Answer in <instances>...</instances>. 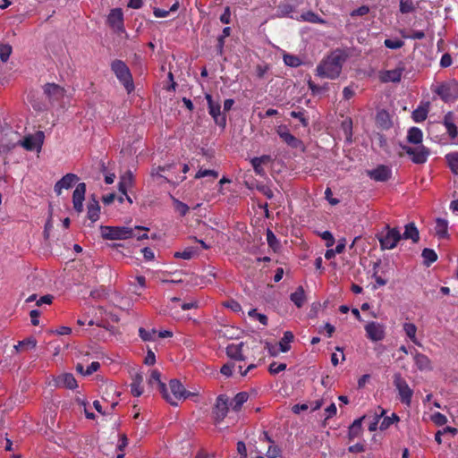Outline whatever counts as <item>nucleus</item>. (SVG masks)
<instances>
[{
	"instance_id": "1",
	"label": "nucleus",
	"mask_w": 458,
	"mask_h": 458,
	"mask_svg": "<svg viewBox=\"0 0 458 458\" xmlns=\"http://www.w3.org/2000/svg\"><path fill=\"white\" fill-rule=\"evenodd\" d=\"M348 57L346 51L339 48L334 50L318 64L316 75L330 80L338 78Z\"/></svg>"
},
{
	"instance_id": "2",
	"label": "nucleus",
	"mask_w": 458,
	"mask_h": 458,
	"mask_svg": "<svg viewBox=\"0 0 458 458\" xmlns=\"http://www.w3.org/2000/svg\"><path fill=\"white\" fill-rule=\"evenodd\" d=\"M140 227H125V226H101V234L103 238L109 240H124L136 238L137 240L147 239L148 234L137 235Z\"/></svg>"
},
{
	"instance_id": "3",
	"label": "nucleus",
	"mask_w": 458,
	"mask_h": 458,
	"mask_svg": "<svg viewBox=\"0 0 458 458\" xmlns=\"http://www.w3.org/2000/svg\"><path fill=\"white\" fill-rule=\"evenodd\" d=\"M111 70L115 74L120 83L123 85L127 93H131L134 90V83L132 75L126 64L118 59L114 60L111 63Z\"/></svg>"
},
{
	"instance_id": "4",
	"label": "nucleus",
	"mask_w": 458,
	"mask_h": 458,
	"mask_svg": "<svg viewBox=\"0 0 458 458\" xmlns=\"http://www.w3.org/2000/svg\"><path fill=\"white\" fill-rule=\"evenodd\" d=\"M434 92L445 103L458 99V81L452 80L438 84Z\"/></svg>"
},
{
	"instance_id": "5",
	"label": "nucleus",
	"mask_w": 458,
	"mask_h": 458,
	"mask_svg": "<svg viewBox=\"0 0 458 458\" xmlns=\"http://www.w3.org/2000/svg\"><path fill=\"white\" fill-rule=\"evenodd\" d=\"M403 151L410 157L412 163L421 165L427 162L430 150L424 145L404 146L403 145Z\"/></svg>"
},
{
	"instance_id": "6",
	"label": "nucleus",
	"mask_w": 458,
	"mask_h": 458,
	"mask_svg": "<svg viewBox=\"0 0 458 458\" xmlns=\"http://www.w3.org/2000/svg\"><path fill=\"white\" fill-rule=\"evenodd\" d=\"M377 238L383 249L390 250L396 246L401 234L397 228H390L386 225L385 230L378 233Z\"/></svg>"
},
{
	"instance_id": "7",
	"label": "nucleus",
	"mask_w": 458,
	"mask_h": 458,
	"mask_svg": "<svg viewBox=\"0 0 458 458\" xmlns=\"http://www.w3.org/2000/svg\"><path fill=\"white\" fill-rule=\"evenodd\" d=\"M229 406L231 405L227 395L220 394L216 397L212 411L213 418L216 423L221 422L226 417Z\"/></svg>"
},
{
	"instance_id": "8",
	"label": "nucleus",
	"mask_w": 458,
	"mask_h": 458,
	"mask_svg": "<svg viewBox=\"0 0 458 458\" xmlns=\"http://www.w3.org/2000/svg\"><path fill=\"white\" fill-rule=\"evenodd\" d=\"M206 99L208 106V113L213 117L215 123L222 127L225 128L226 125V118L224 114L221 113V106L219 102H215L212 99L211 95L207 94Z\"/></svg>"
},
{
	"instance_id": "9",
	"label": "nucleus",
	"mask_w": 458,
	"mask_h": 458,
	"mask_svg": "<svg viewBox=\"0 0 458 458\" xmlns=\"http://www.w3.org/2000/svg\"><path fill=\"white\" fill-rule=\"evenodd\" d=\"M150 386H157V390L162 394L163 397L173 406H177V403L174 401L167 393L165 385L160 379V373L157 370H152L148 380Z\"/></svg>"
},
{
	"instance_id": "10",
	"label": "nucleus",
	"mask_w": 458,
	"mask_h": 458,
	"mask_svg": "<svg viewBox=\"0 0 458 458\" xmlns=\"http://www.w3.org/2000/svg\"><path fill=\"white\" fill-rule=\"evenodd\" d=\"M44 137V132L38 131L33 135L26 136L23 140L20 141V145L30 151L34 149L40 151L43 145Z\"/></svg>"
},
{
	"instance_id": "11",
	"label": "nucleus",
	"mask_w": 458,
	"mask_h": 458,
	"mask_svg": "<svg viewBox=\"0 0 458 458\" xmlns=\"http://www.w3.org/2000/svg\"><path fill=\"white\" fill-rule=\"evenodd\" d=\"M169 387L173 396L170 397L178 403L179 400L186 399L194 394L187 391L182 384L177 379H172L169 383Z\"/></svg>"
},
{
	"instance_id": "12",
	"label": "nucleus",
	"mask_w": 458,
	"mask_h": 458,
	"mask_svg": "<svg viewBox=\"0 0 458 458\" xmlns=\"http://www.w3.org/2000/svg\"><path fill=\"white\" fill-rule=\"evenodd\" d=\"M85 192H86V184L84 182L79 183L73 191L72 203H73V208L77 212H81L83 210V201L85 199Z\"/></svg>"
},
{
	"instance_id": "13",
	"label": "nucleus",
	"mask_w": 458,
	"mask_h": 458,
	"mask_svg": "<svg viewBox=\"0 0 458 458\" xmlns=\"http://www.w3.org/2000/svg\"><path fill=\"white\" fill-rule=\"evenodd\" d=\"M368 176L377 182H386L391 175V170L386 165H379L375 169L368 170Z\"/></svg>"
},
{
	"instance_id": "14",
	"label": "nucleus",
	"mask_w": 458,
	"mask_h": 458,
	"mask_svg": "<svg viewBox=\"0 0 458 458\" xmlns=\"http://www.w3.org/2000/svg\"><path fill=\"white\" fill-rule=\"evenodd\" d=\"M107 22L114 30L118 31L123 29V15L121 9H113L108 17Z\"/></svg>"
},
{
	"instance_id": "15",
	"label": "nucleus",
	"mask_w": 458,
	"mask_h": 458,
	"mask_svg": "<svg viewBox=\"0 0 458 458\" xmlns=\"http://www.w3.org/2000/svg\"><path fill=\"white\" fill-rule=\"evenodd\" d=\"M44 93L50 101H57L64 96V89L57 84L47 83L44 86Z\"/></svg>"
},
{
	"instance_id": "16",
	"label": "nucleus",
	"mask_w": 458,
	"mask_h": 458,
	"mask_svg": "<svg viewBox=\"0 0 458 458\" xmlns=\"http://www.w3.org/2000/svg\"><path fill=\"white\" fill-rule=\"evenodd\" d=\"M381 82H398L401 81V68L396 66L394 69L381 71L378 73Z\"/></svg>"
},
{
	"instance_id": "17",
	"label": "nucleus",
	"mask_w": 458,
	"mask_h": 458,
	"mask_svg": "<svg viewBox=\"0 0 458 458\" xmlns=\"http://www.w3.org/2000/svg\"><path fill=\"white\" fill-rule=\"evenodd\" d=\"M367 336L374 341L377 342L384 338V331L382 327L377 322H370L365 327Z\"/></svg>"
},
{
	"instance_id": "18",
	"label": "nucleus",
	"mask_w": 458,
	"mask_h": 458,
	"mask_svg": "<svg viewBox=\"0 0 458 458\" xmlns=\"http://www.w3.org/2000/svg\"><path fill=\"white\" fill-rule=\"evenodd\" d=\"M443 124L446 129V132L451 140H454L458 136V129L454 123V113L447 112L443 118Z\"/></svg>"
},
{
	"instance_id": "19",
	"label": "nucleus",
	"mask_w": 458,
	"mask_h": 458,
	"mask_svg": "<svg viewBox=\"0 0 458 458\" xmlns=\"http://www.w3.org/2000/svg\"><path fill=\"white\" fill-rule=\"evenodd\" d=\"M79 178L74 174H67L61 180H59L55 185V191L57 195H60L63 189H69L74 183L78 182Z\"/></svg>"
},
{
	"instance_id": "20",
	"label": "nucleus",
	"mask_w": 458,
	"mask_h": 458,
	"mask_svg": "<svg viewBox=\"0 0 458 458\" xmlns=\"http://www.w3.org/2000/svg\"><path fill=\"white\" fill-rule=\"evenodd\" d=\"M55 386L66 387L69 389H74L77 387V382L73 375L71 373H64L58 376L55 379Z\"/></svg>"
},
{
	"instance_id": "21",
	"label": "nucleus",
	"mask_w": 458,
	"mask_h": 458,
	"mask_svg": "<svg viewBox=\"0 0 458 458\" xmlns=\"http://www.w3.org/2000/svg\"><path fill=\"white\" fill-rule=\"evenodd\" d=\"M403 229V241L411 240L413 243L420 241V232L413 222L406 224Z\"/></svg>"
},
{
	"instance_id": "22",
	"label": "nucleus",
	"mask_w": 458,
	"mask_h": 458,
	"mask_svg": "<svg viewBox=\"0 0 458 458\" xmlns=\"http://www.w3.org/2000/svg\"><path fill=\"white\" fill-rule=\"evenodd\" d=\"M429 111V102H421L420 105L412 111L411 118L415 123H421L428 117Z\"/></svg>"
},
{
	"instance_id": "23",
	"label": "nucleus",
	"mask_w": 458,
	"mask_h": 458,
	"mask_svg": "<svg viewBox=\"0 0 458 458\" xmlns=\"http://www.w3.org/2000/svg\"><path fill=\"white\" fill-rule=\"evenodd\" d=\"M143 382V376L141 373L135 372L131 376V392L134 396H140L143 393V387L141 386Z\"/></svg>"
},
{
	"instance_id": "24",
	"label": "nucleus",
	"mask_w": 458,
	"mask_h": 458,
	"mask_svg": "<svg viewBox=\"0 0 458 458\" xmlns=\"http://www.w3.org/2000/svg\"><path fill=\"white\" fill-rule=\"evenodd\" d=\"M407 142L413 145H422L423 132L418 127H411L407 131Z\"/></svg>"
},
{
	"instance_id": "25",
	"label": "nucleus",
	"mask_w": 458,
	"mask_h": 458,
	"mask_svg": "<svg viewBox=\"0 0 458 458\" xmlns=\"http://www.w3.org/2000/svg\"><path fill=\"white\" fill-rule=\"evenodd\" d=\"M242 346L243 343L240 344H231L226 347V354L229 358L236 360H243L244 357L242 355Z\"/></svg>"
},
{
	"instance_id": "26",
	"label": "nucleus",
	"mask_w": 458,
	"mask_h": 458,
	"mask_svg": "<svg viewBox=\"0 0 458 458\" xmlns=\"http://www.w3.org/2000/svg\"><path fill=\"white\" fill-rule=\"evenodd\" d=\"M278 134L280 138L291 148H302V142L291 134L288 131H279Z\"/></svg>"
},
{
	"instance_id": "27",
	"label": "nucleus",
	"mask_w": 458,
	"mask_h": 458,
	"mask_svg": "<svg viewBox=\"0 0 458 458\" xmlns=\"http://www.w3.org/2000/svg\"><path fill=\"white\" fill-rule=\"evenodd\" d=\"M435 233L440 239L448 238V221L446 219H436Z\"/></svg>"
},
{
	"instance_id": "28",
	"label": "nucleus",
	"mask_w": 458,
	"mask_h": 458,
	"mask_svg": "<svg viewBox=\"0 0 458 458\" xmlns=\"http://www.w3.org/2000/svg\"><path fill=\"white\" fill-rule=\"evenodd\" d=\"M371 417L368 415H364L363 417L355 420L353 423L349 428V438L354 439L358 437L361 433V423L362 421H366L369 420Z\"/></svg>"
},
{
	"instance_id": "29",
	"label": "nucleus",
	"mask_w": 458,
	"mask_h": 458,
	"mask_svg": "<svg viewBox=\"0 0 458 458\" xmlns=\"http://www.w3.org/2000/svg\"><path fill=\"white\" fill-rule=\"evenodd\" d=\"M100 206L98 201L93 197L88 204V218L91 222H96L99 218Z\"/></svg>"
},
{
	"instance_id": "30",
	"label": "nucleus",
	"mask_w": 458,
	"mask_h": 458,
	"mask_svg": "<svg viewBox=\"0 0 458 458\" xmlns=\"http://www.w3.org/2000/svg\"><path fill=\"white\" fill-rule=\"evenodd\" d=\"M376 123L381 129H389L392 125L389 114L385 110L377 113Z\"/></svg>"
},
{
	"instance_id": "31",
	"label": "nucleus",
	"mask_w": 458,
	"mask_h": 458,
	"mask_svg": "<svg viewBox=\"0 0 458 458\" xmlns=\"http://www.w3.org/2000/svg\"><path fill=\"white\" fill-rule=\"evenodd\" d=\"M249 394L247 392L238 393L234 398L230 402L232 409L235 411L241 410L242 404L248 401Z\"/></svg>"
},
{
	"instance_id": "32",
	"label": "nucleus",
	"mask_w": 458,
	"mask_h": 458,
	"mask_svg": "<svg viewBox=\"0 0 458 458\" xmlns=\"http://www.w3.org/2000/svg\"><path fill=\"white\" fill-rule=\"evenodd\" d=\"M291 301L298 307L303 306L306 301L305 292L302 286H299L290 296Z\"/></svg>"
},
{
	"instance_id": "33",
	"label": "nucleus",
	"mask_w": 458,
	"mask_h": 458,
	"mask_svg": "<svg viewBox=\"0 0 458 458\" xmlns=\"http://www.w3.org/2000/svg\"><path fill=\"white\" fill-rule=\"evenodd\" d=\"M403 330L405 332L406 336L415 344L420 345L416 337L417 327L412 323H404Z\"/></svg>"
},
{
	"instance_id": "34",
	"label": "nucleus",
	"mask_w": 458,
	"mask_h": 458,
	"mask_svg": "<svg viewBox=\"0 0 458 458\" xmlns=\"http://www.w3.org/2000/svg\"><path fill=\"white\" fill-rule=\"evenodd\" d=\"M132 184V174L128 171L124 175L121 177V180L119 182V191L126 195L127 190L131 186Z\"/></svg>"
},
{
	"instance_id": "35",
	"label": "nucleus",
	"mask_w": 458,
	"mask_h": 458,
	"mask_svg": "<svg viewBox=\"0 0 458 458\" xmlns=\"http://www.w3.org/2000/svg\"><path fill=\"white\" fill-rule=\"evenodd\" d=\"M449 168L454 174H458V152H451L445 155Z\"/></svg>"
},
{
	"instance_id": "36",
	"label": "nucleus",
	"mask_w": 458,
	"mask_h": 458,
	"mask_svg": "<svg viewBox=\"0 0 458 458\" xmlns=\"http://www.w3.org/2000/svg\"><path fill=\"white\" fill-rule=\"evenodd\" d=\"M421 256L423 258V262L427 267H429L432 263H434L437 259V254L436 253V251L434 250L428 249V248H425L422 250Z\"/></svg>"
},
{
	"instance_id": "37",
	"label": "nucleus",
	"mask_w": 458,
	"mask_h": 458,
	"mask_svg": "<svg viewBox=\"0 0 458 458\" xmlns=\"http://www.w3.org/2000/svg\"><path fill=\"white\" fill-rule=\"evenodd\" d=\"M413 360L416 364V366L420 369V370H423V369H428L430 368V360H428V358L424 355V354H420V353H417L414 357H413Z\"/></svg>"
},
{
	"instance_id": "38",
	"label": "nucleus",
	"mask_w": 458,
	"mask_h": 458,
	"mask_svg": "<svg viewBox=\"0 0 458 458\" xmlns=\"http://www.w3.org/2000/svg\"><path fill=\"white\" fill-rule=\"evenodd\" d=\"M294 336L291 331H285L283 338L279 342L280 350L282 352H286L290 350L289 343L293 340Z\"/></svg>"
},
{
	"instance_id": "39",
	"label": "nucleus",
	"mask_w": 458,
	"mask_h": 458,
	"mask_svg": "<svg viewBox=\"0 0 458 458\" xmlns=\"http://www.w3.org/2000/svg\"><path fill=\"white\" fill-rule=\"evenodd\" d=\"M377 411H377L373 416L372 420L369 422V429L370 431H374L377 429V424L380 422V420L382 419L383 415L386 414V411L381 407H378Z\"/></svg>"
},
{
	"instance_id": "40",
	"label": "nucleus",
	"mask_w": 458,
	"mask_h": 458,
	"mask_svg": "<svg viewBox=\"0 0 458 458\" xmlns=\"http://www.w3.org/2000/svg\"><path fill=\"white\" fill-rule=\"evenodd\" d=\"M399 420V417L395 413H392V417L383 415L380 420L379 428L381 430L388 428V427L394 422H397Z\"/></svg>"
},
{
	"instance_id": "41",
	"label": "nucleus",
	"mask_w": 458,
	"mask_h": 458,
	"mask_svg": "<svg viewBox=\"0 0 458 458\" xmlns=\"http://www.w3.org/2000/svg\"><path fill=\"white\" fill-rule=\"evenodd\" d=\"M197 253L198 252H197L196 249L190 247V248L185 249L183 251L175 252L174 257L188 260V259H192L194 256H196Z\"/></svg>"
},
{
	"instance_id": "42",
	"label": "nucleus",
	"mask_w": 458,
	"mask_h": 458,
	"mask_svg": "<svg viewBox=\"0 0 458 458\" xmlns=\"http://www.w3.org/2000/svg\"><path fill=\"white\" fill-rule=\"evenodd\" d=\"M171 167H172L171 165H165V166L153 167L151 169L150 174H151V176L153 178L163 179L164 181H167L168 182L166 177H165L161 173L169 170Z\"/></svg>"
},
{
	"instance_id": "43",
	"label": "nucleus",
	"mask_w": 458,
	"mask_h": 458,
	"mask_svg": "<svg viewBox=\"0 0 458 458\" xmlns=\"http://www.w3.org/2000/svg\"><path fill=\"white\" fill-rule=\"evenodd\" d=\"M284 62L291 67H298L301 64V61L298 56L290 54L284 55Z\"/></svg>"
},
{
	"instance_id": "44",
	"label": "nucleus",
	"mask_w": 458,
	"mask_h": 458,
	"mask_svg": "<svg viewBox=\"0 0 458 458\" xmlns=\"http://www.w3.org/2000/svg\"><path fill=\"white\" fill-rule=\"evenodd\" d=\"M267 241L269 247H271L274 250H277L280 248V243L278 240L276 239L273 232L269 229L267 232Z\"/></svg>"
},
{
	"instance_id": "45",
	"label": "nucleus",
	"mask_w": 458,
	"mask_h": 458,
	"mask_svg": "<svg viewBox=\"0 0 458 458\" xmlns=\"http://www.w3.org/2000/svg\"><path fill=\"white\" fill-rule=\"evenodd\" d=\"M420 0H403V13L413 12Z\"/></svg>"
},
{
	"instance_id": "46",
	"label": "nucleus",
	"mask_w": 458,
	"mask_h": 458,
	"mask_svg": "<svg viewBox=\"0 0 458 458\" xmlns=\"http://www.w3.org/2000/svg\"><path fill=\"white\" fill-rule=\"evenodd\" d=\"M12 54V47L8 44H0V59L2 62H7Z\"/></svg>"
},
{
	"instance_id": "47",
	"label": "nucleus",
	"mask_w": 458,
	"mask_h": 458,
	"mask_svg": "<svg viewBox=\"0 0 458 458\" xmlns=\"http://www.w3.org/2000/svg\"><path fill=\"white\" fill-rule=\"evenodd\" d=\"M411 396L412 390L405 382L403 381V403H405L407 405H410Z\"/></svg>"
},
{
	"instance_id": "48",
	"label": "nucleus",
	"mask_w": 458,
	"mask_h": 458,
	"mask_svg": "<svg viewBox=\"0 0 458 458\" xmlns=\"http://www.w3.org/2000/svg\"><path fill=\"white\" fill-rule=\"evenodd\" d=\"M37 345V341L34 339V338H27L23 341H21L18 343L17 345L14 346V348L18 349V348H26V349H29V348H35Z\"/></svg>"
},
{
	"instance_id": "49",
	"label": "nucleus",
	"mask_w": 458,
	"mask_h": 458,
	"mask_svg": "<svg viewBox=\"0 0 458 458\" xmlns=\"http://www.w3.org/2000/svg\"><path fill=\"white\" fill-rule=\"evenodd\" d=\"M139 334L143 341H151L154 339V336L157 334V331L154 329L149 331V330H146V329L140 327L139 329Z\"/></svg>"
},
{
	"instance_id": "50",
	"label": "nucleus",
	"mask_w": 458,
	"mask_h": 458,
	"mask_svg": "<svg viewBox=\"0 0 458 458\" xmlns=\"http://www.w3.org/2000/svg\"><path fill=\"white\" fill-rule=\"evenodd\" d=\"M207 176L216 179L218 177V173L216 172L215 170L199 169V172L196 174L195 178H203Z\"/></svg>"
},
{
	"instance_id": "51",
	"label": "nucleus",
	"mask_w": 458,
	"mask_h": 458,
	"mask_svg": "<svg viewBox=\"0 0 458 458\" xmlns=\"http://www.w3.org/2000/svg\"><path fill=\"white\" fill-rule=\"evenodd\" d=\"M294 10L291 4H280L277 7V12L281 16H288Z\"/></svg>"
},
{
	"instance_id": "52",
	"label": "nucleus",
	"mask_w": 458,
	"mask_h": 458,
	"mask_svg": "<svg viewBox=\"0 0 458 458\" xmlns=\"http://www.w3.org/2000/svg\"><path fill=\"white\" fill-rule=\"evenodd\" d=\"M174 203L175 210L177 212H179L181 216H183L188 213L189 207L185 203H183L176 199H174Z\"/></svg>"
},
{
	"instance_id": "53",
	"label": "nucleus",
	"mask_w": 458,
	"mask_h": 458,
	"mask_svg": "<svg viewBox=\"0 0 458 458\" xmlns=\"http://www.w3.org/2000/svg\"><path fill=\"white\" fill-rule=\"evenodd\" d=\"M280 455H281V449L277 445H269V447L266 453V456L267 458H277Z\"/></svg>"
},
{
	"instance_id": "54",
	"label": "nucleus",
	"mask_w": 458,
	"mask_h": 458,
	"mask_svg": "<svg viewBox=\"0 0 458 458\" xmlns=\"http://www.w3.org/2000/svg\"><path fill=\"white\" fill-rule=\"evenodd\" d=\"M251 165L258 175L264 176L266 172L263 168V165L259 162L255 157L250 160Z\"/></svg>"
},
{
	"instance_id": "55",
	"label": "nucleus",
	"mask_w": 458,
	"mask_h": 458,
	"mask_svg": "<svg viewBox=\"0 0 458 458\" xmlns=\"http://www.w3.org/2000/svg\"><path fill=\"white\" fill-rule=\"evenodd\" d=\"M431 419L432 421L437 426H443L447 422V418L445 417V415L440 412L434 413Z\"/></svg>"
},
{
	"instance_id": "56",
	"label": "nucleus",
	"mask_w": 458,
	"mask_h": 458,
	"mask_svg": "<svg viewBox=\"0 0 458 458\" xmlns=\"http://www.w3.org/2000/svg\"><path fill=\"white\" fill-rule=\"evenodd\" d=\"M285 369H286L285 363L272 362L269 366V372L271 374H277L281 371H284Z\"/></svg>"
},
{
	"instance_id": "57",
	"label": "nucleus",
	"mask_w": 458,
	"mask_h": 458,
	"mask_svg": "<svg viewBox=\"0 0 458 458\" xmlns=\"http://www.w3.org/2000/svg\"><path fill=\"white\" fill-rule=\"evenodd\" d=\"M320 236L323 240L326 241V246L327 248L331 247L335 243V238L333 234L329 231H325L322 233H320Z\"/></svg>"
},
{
	"instance_id": "58",
	"label": "nucleus",
	"mask_w": 458,
	"mask_h": 458,
	"mask_svg": "<svg viewBox=\"0 0 458 458\" xmlns=\"http://www.w3.org/2000/svg\"><path fill=\"white\" fill-rule=\"evenodd\" d=\"M250 317L256 318L261 324L266 326L267 324V318L264 314L258 313L256 310H250L249 311Z\"/></svg>"
},
{
	"instance_id": "59",
	"label": "nucleus",
	"mask_w": 458,
	"mask_h": 458,
	"mask_svg": "<svg viewBox=\"0 0 458 458\" xmlns=\"http://www.w3.org/2000/svg\"><path fill=\"white\" fill-rule=\"evenodd\" d=\"M302 18L304 21L313 22V23L320 21L319 17L313 12H308L307 13L302 15Z\"/></svg>"
},
{
	"instance_id": "60",
	"label": "nucleus",
	"mask_w": 458,
	"mask_h": 458,
	"mask_svg": "<svg viewBox=\"0 0 458 458\" xmlns=\"http://www.w3.org/2000/svg\"><path fill=\"white\" fill-rule=\"evenodd\" d=\"M309 89L312 91L313 94H318L326 89V87H320L315 84L311 80L308 81Z\"/></svg>"
},
{
	"instance_id": "61",
	"label": "nucleus",
	"mask_w": 458,
	"mask_h": 458,
	"mask_svg": "<svg viewBox=\"0 0 458 458\" xmlns=\"http://www.w3.org/2000/svg\"><path fill=\"white\" fill-rule=\"evenodd\" d=\"M234 367L235 365L233 363H226L221 368L220 371L223 375L229 377L232 375Z\"/></svg>"
},
{
	"instance_id": "62",
	"label": "nucleus",
	"mask_w": 458,
	"mask_h": 458,
	"mask_svg": "<svg viewBox=\"0 0 458 458\" xmlns=\"http://www.w3.org/2000/svg\"><path fill=\"white\" fill-rule=\"evenodd\" d=\"M355 94V89L352 86L345 87L343 90L344 98L348 100L352 98Z\"/></svg>"
},
{
	"instance_id": "63",
	"label": "nucleus",
	"mask_w": 458,
	"mask_h": 458,
	"mask_svg": "<svg viewBox=\"0 0 458 458\" xmlns=\"http://www.w3.org/2000/svg\"><path fill=\"white\" fill-rule=\"evenodd\" d=\"M220 21H221V22H223L225 24L230 23V21H231V12H230V8L229 7H226L225 9L224 13L220 16Z\"/></svg>"
},
{
	"instance_id": "64",
	"label": "nucleus",
	"mask_w": 458,
	"mask_h": 458,
	"mask_svg": "<svg viewBox=\"0 0 458 458\" xmlns=\"http://www.w3.org/2000/svg\"><path fill=\"white\" fill-rule=\"evenodd\" d=\"M237 451L241 455V458H247L246 445L242 441L237 443Z\"/></svg>"
}]
</instances>
